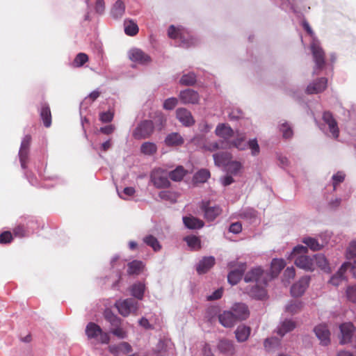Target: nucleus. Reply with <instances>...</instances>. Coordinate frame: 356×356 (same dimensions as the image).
<instances>
[{
  "mask_svg": "<svg viewBox=\"0 0 356 356\" xmlns=\"http://www.w3.org/2000/svg\"><path fill=\"white\" fill-rule=\"evenodd\" d=\"M268 274L261 268L257 267L249 270L244 277V281L249 283L245 288V292L256 299H263L266 296L265 287L268 282Z\"/></svg>",
  "mask_w": 356,
  "mask_h": 356,
  "instance_id": "f257e3e1",
  "label": "nucleus"
},
{
  "mask_svg": "<svg viewBox=\"0 0 356 356\" xmlns=\"http://www.w3.org/2000/svg\"><path fill=\"white\" fill-rule=\"evenodd\" d=\"M302 26L312 38V41L310 44V49L312 53L314 61L315 63L313 73L318 74L325 66L324 51L320 45L319 41L314 37V33L309 23L306 21L302 22Z\"/></svg>",
  "mask_w": 356,
  "mask_h": 356,
  "instance_id": "f03ea898",
  "label": "nucleus"
},
{
  "mask_svg": "<svg viewBox=\"0 0 356 356\" xmlns=\"http://www.w3.org/2000/svg\"><path fill=\"white\" fill-rule=\"evenodd\" d=\"M168 35L175 41L177 46L183 48H188L196 44V40L187 29L181 26H170Z\"/></svg>",
  "mask_w": 356,
  "mask_h": 356,
  "instance_id": "7ed1b4c3",
  "label": "nucleus"
},
{
  "mask_svg": "<svg viewBox=\"0 0 356 356\" xmlns=\"http://www.w3.org/2000/svg\"><path fill=\"white\" fill-rule=\"evenodd\" d=\"M307 247L297 245L293 248L290 257L294 259L297 267L307 271H313L314 259L307 255Z\"/></svg>",
  "mask_w": 356,
  "mask_h": 356,
  "instance_id": "20e7f679",
  "label": "nucleus"
},
{
  "mask_svg": "<svg viewBox=\"0 0 356 356\" xmlns=\"http://www.w3.org/2000/svg\"><path fill=\"white\" fill-rule=\"evenodd\" d=\"M115 307L117 308L119 314L124 317L131 314L137 315L139 307L138 301L131 298L116 301Z\"/></svg>",
  "mask_w": 356,
  "mask_h": 356,
  "instance_id": "39448f33",
  "label": "nucleus"
},
{
  "mask_svg": "<svg viewBox=\"0 0 356 356\" xmlns=\"http://www.w3.org/2000/svg\"><path fill=\"white\" fill-rule=\"evenodd\" d=\"M86 334L88 339H95L100 343L108 344L110 342L109 334L103 332L100 326L95 323L90 322L86 325Z\"/></svg>",
  "mask_w": 356,
  "mask_h": 356,
  "instance_id": "423d86ee",
  "label": "nucleus"
},
{
  "mask_svg": "<svg viewBox=\"0 0 356 356\" xmlns=\"http://www.w3.org/2000/svg\"><path fill=\"white\" fill-rule=\"evenodd\" d=\"M154 131V124L151 120H143L137 124L132 133L136 140L149 138Z\"/></svg>",
  "mask_w": 356,
  "mask_h": 356,
  "instance_id": "0eeeda50",
  "label": "nucleus"
},
{
  "mask_svg": "<svg viewBox=\"0 0 356 356\" xmlns=\"http://www.w3.org/2000/svg\"><path fill=\"white\" fill-rule=\"evenodd\" d=\"M350 268L355 277H356V261L353 264L350 262L344 263L339 269L337 273L334 274L330 280V282L334 286H338L344 280V273Z\"/></svg>",
  "mask_w": 356,
  "mask_h": 356,
  "instance_id": "6e6552de",
  "label": "nucleus"
},
{
  "mask_svg": "<svg viewBox=\"0 0 356 356\" xmlns=\"http://www.w3.org/2000/svg\"><path fill=\"white\" fill-rule=\"evenodd\" d=\"M323 120L325 123V125L327 127V134L334 138H337L339 134V129L337 122L333 118L332 114L330 112H324L323 115Z\"/></svg>",
  "mask_w": 356,
  "mask_h": 356,
  "instance_id": "1a4fd4ad",
  "label": "nucleus"
},
{
  "mask_svg": "<svg viewBox=\"0 0 356 356\" xmlns=\"http://www.w3.org/2000/svg\"><path fill=\"white\" fill-rule=\"evenodd\" d=\"M31 141L30 135H26L21 142L19 150V159L22 168H26V163L29 159V147Z\"/></svg>",
  "mask_w": 356,
  "mask_h": 356,
  "instance_id": "9d476101",
  "label": "nucleus"
},
{
  "mask_svg": "<svg viewBox=\"0 0 356 356\" xmlns=\"http://www.w3.org/2000/svg\"><path fill=\"white\" fill-rule=\"evenodd\" d=\"M231 312L238 321H244L250 316V311L245 303L236 302L231 307Z\"/></svg>",
  "mask_w": 356,
  "mask_h": 356,
  "instance_id": "9b49d317",
  "label": "nucleus"
},
{
  "mask_svg": "<svg viewBox=\"0 0 356 356\" xmlns=\"http://www.w3.org/2000/svg\"><path fill=\"white\" fill-rule=\"evenodd\" d=\"M128 56L129 59L138 64L145 65L150 62V57L143 52L141 49L134 48L129 51Z\"/></svg>",
  "mask_w": 356,
  "mask_h": 356,
  "instance_id": "f8f14e48",
  "label": "nucleus"
},
{
  "mask_svg": "<svg viewBox=\"0 0 356 356\" xmlns=\"http://www.w3.org/2000/svg\"><path fill=\"white\" fill-rule=\"evenodd\" d=\"M340 343L344 344L351 341L355 333V327L351 323H345L340 325Z\"/></svg>",
  "mask_w": 356,
  "mask_h": 356,
  "instance_id": "ddd939ff",
  "label": "nucleus"
},
{
  "mask_svg": "<svg viewBox=\"0 0 356 356\" xmlns=\"http://www.w3.org/2000/svg\"><path fill=\"white\" fill-rule=\"evenodd\" d=\"M179 98L184 104H195L198 103L200 95L193 90L186 89L179 92Z\"/></svg>",
  "mask_w": 356,
  "mask_h": 356,
  "instance_id": "4468645a",
  "label": "nucleus"
},
{
  "mask_svg": "<svg viewBox=\"0 0 356 356\" xmlns=\"http://www.w3.org/2000/svg\"><path fill=\"white\" fill-rule=\"evenodd\" d=\"M309 283V277L304 276L295 283L291 288V293L293 297L301 296L307 289Z\"/></svg>",
  "mask_w": 356,
  "mask_h": 356,
  "instance_id": "2eb2a0df",
  "label": "nucleus"
},
{
  "mask_svg": "<svg viewBox=\"0 0 356 356\" xmlns=\"http://www.w3.org/2000/svg\"><path fill=\"white\" fill-rule=\"evenodd\" d=\"M202 210L204 213V217L209 221H213L221 213L222 209L218 206H210V202H202Z\"/></svg>",
  "mask_w": 356,
  "mask_h": 356,
  "instance_id": "dca6fc26",
  "label": "nucleus"
},
{
  "mask_svg": "<svg viewBox=\"0 0 356 356\" xmlns=\"http://www.w3.org/2000/svg\"><path fill=\"white\" fill-rule=\"evenodd\" d=\"M176 116L178 120L185 127H191L195 123V120L191 113L186 108H178L176 111Z\"/></svg>",
  "mask_w": 356,
  "mask_h": 356,
  "instance_id": "f3484780",
  "label": "nucleus"
},
{
  "mask_svg": "<svg viewBox=\"0 0 356 356\" xmlns=\"http://www.w3.org/2000/svg\"><path fill=\"white\" fill-rule=\"evenodd\" d=\"M246 269V264L241 263L238 267L232 270L227 275V280L232 285L236 284L242 278V276Z\"/></svg>",
  "mask_w": 356,
  "mask_h": 356,
  "instance_id": "a211bd4d",
  "label": "nucleus"
},
{
  "mask_svg": "<svg viewBox=\"0 0 356 356\" xmlns=\"http://www.w3.org/2000/svg\"><path fill=\"white\" fill-rule=\"evenodd\" d=\"M314 331L322 345L327 346L330 343V332L326 325H318L314 327Z\"/></svg>",
  "mask_w": 356,
  "mask_h": 356,
  "instance_id": "6ab92c4d",
  "label": "nucleus"
},
{
  "mask_svg": "<svg viewBox=\"0 0 356 356\" xmlns=\"http://www.w3.org/2000/svg\"><path fill=\"white\" fill-rule=\"evenodd\" d=\"M109 352L115 356H119L120 354L127 355L133 351L131 346L126 341H123L117 345L108 346Z\"/></svg>",
  "mask_w": 356,
  "mask_h": 356,
  "instance_id": "aec40b11",
  "label": "nucleus"
},
{
  "mask_svg": "<svg viewBox=\"0 0 356 356\" xmlns=\"http://www.w3.org/2000/svg\"><path fill=\"white\" fill-rule=\"evenodd\" d=\"M215 258L212 256L203 257L198 263L196 270L198 274L207 273L215 264Z\"/></svg>",
  "mask_w": 356,
  "mask_h": 356,
  "instance_id": "412c9836",
  "label": "nucleus"
},
{
  "mask_svg": "<svg viewBox=\"0 0 356 356\" xmlns=\"http://www.w3.org/2000/svg\"><path fill=\"white\" fill-rule=\"evenodd\" d=\"M327 80L326 78H321L316 81L309 83L306 89L308 94H317L323 92L327 88Z\"/></svg>",
  "mask_w": 356,
  "mask_h": 356,
  "instance_id": "4be33fe9",
  "label": "nucleus"
},
{
  "mask_svg": "<svg viewBox=\"0 0 356 356\" xmlns=\"http://www.w3.org/2000/svg\"><path fill=\"white\" fill-rule=\"evenodd\" d=\"M218 320L220 323L225 327H232L238 322L231 311H224L220 314Z\"/></svg>",
  "mask_w": 356,
  "mask_h": 356,
  "instance_id": "5701e85b",
  "label": "nucleus"
},
{
  "mask_svg": "<svg viewBox=\"0 0 356 356\" xmlns=\"http://www.w3.org/2000/svg\"><path fill=\"white\" fill-rule=\"evenodd\" d=\"M214 163L219 167H227L231 161L232 156L227 152H220L213 155Z\"/></svg>",
  "mask_w": 356,
  "mask_h": 356,
  "instance_id": "b1692460",
  "label": "nucleus"
},
{
  "mask_svg": "<svg viewBox=\"0 0 356 356\" xmlns=\"http://www.w3.org/2000/svg\"><path fill=\"white\" fill-rule=\"evenodd\" d=\"M215 133L218 136L228 140L233 136L234 131L227 124L222 123L216 127Z\"/></svg>",
  "mask_w": 356,
  "mask_h": 356,
  "instance_id": "393cba45",
  "label": "nucleus"
},
{
  "mask_svg": "<svg viewBox=\"0 0 356 356\" xmlns=\"http://www.w3.org/2000/svg\"><path fill=\"white\" fill-rule=\"evenodd\" d=\"M104 317L112 327L122 325V319L115 315L110 309H106L104 312Z\"/></svg>",
  "mask_w": 356,
  "mask_h": 356,
  "instance_id": "a878e982",
  "label": "nucleus"
},
{
  "mask_svg": "<svg viewBox=\"0 0 356 356\" xmlns=\"http://www.w3.org/2000/svg\"><path fill=\"white\" fill-rule=\"evenodd\" d=\"M40 113L44 125L46 127H49L51 124V115L49 105L47 104H42Z\"/></svg>",
  "mask_w": 356,
  "mask_h": 356,
  "instance_id": "bb28decb",
  "label": "nucleus"
},
{
  "mask_svg": "<svg viewBox=\"0 0 356 356\" xmlns=\"http://www.w3.org/2000/svg\"><path fill=\"white\" fill-rule=\"evenodd\" d=\"M125 12V5L121 0H118L113 4L111 14L113 18L119 19L121 18Z\"/></svg>",
  "mask_w": 356,
  "mask_h": 356,
  "instance_id": "cd10ccee",
  "label": "nucleus"
},
{
  "mask_svg": "<svg viewBox=\"0 0 356 356\" xmlns=\"http://www.w3.org/2000/svg\"><path fill=\"white\" fill-rule=\"evenodd\" d=\"M165 143L168 146H179L184 143V139L179 134L171 133L166 136Z\"/></svg>",
  "mask_w": 356,
  "mask_h": 356,
  "instance_id": "c85d7f7f",
  "label": "nucleus"
},
{
  "mask_svg": "<svg viewBox=\"0 0 356 356\" xmlns=\"http://www.w3.org/2000/svg\"><path fill=\"white\" fill-rule=\"evenodd\" d=\"M250 331L251 329L250 327L243 325H239L235 331L236 337L238 341H245L250 334Z\"/></svg>",
  "mask_w": 356,
  "mask_h": 356,
  "instance_id": "c756f323",
  "label": "nucleus"
},
{
  "mask_svg": "<svg viewBox=\"0 0 356 356\" xmlns=\"http://www.w3.org/2000/svg\"><path fill=\"white\" fill-rule=\"evenodd\" d=\"M296 325V323L291 320L284 321L277 329V334L281 337L284 336L286 333L292 331Z\"/></svg>",
  "mask_w": 356,
  "mask_h": 356,
  "instance_id": "7c9ffc66",
  "label": "nucleus"
},
{
  "mask_svg": "<svg viewBox=\"0 0 356 356\" xmlns=\"http://www.w3.org/2000/svg\"><path fill=\"white\" fill-rule=\"evenodd\" d=\"M183 222L185 226L189 229H200L204 226L202 220L193 216L184 217Z\"/></svg>",
  "mask_w": 356,
  "mask_h": 356,
  "instance_id": "2f4dec72",
  "label": "nucleus"
},
{
  "mask_svg": "<svg viewBox=\"0 0 356 356\" xmlns=\"http://www.w3.org/2000/svg\"><path fill=\"white\" fill-rule=\"evenodd\" d=\"M169 168L163 165L155 167L151 172L150 178H168Z\"/></svg>",
  "mask_w": 356,
  "mask_h": 356,
  "instance_id": "473e14b6",
  "label": "nucleus"
},
{
  "mask_svg": "<svg viewBox=\"0 0 356 356\" xmlns=\"http://www.w3.org/2000/svg\"><path fill=\"white\" fill-rule=\"evenodd\" d=\"M286 263L282 259H274L271 262V275L272 277H276L280 271L284 268Z\"/></svg>",
  "mask_w": 356,
  "mask_h": 356,
  "instance_id": "72a5a7b5",
  "label": "nucleus"
},
{
  "mask_svg": "<svg viewBox=\"0 0 356 356\" xmlns=\"http://www.w3.org/2000/svg\"><path fill=\"white\" fill-rule=\"evenodd\" d=\"M100 95V92L98 90H94L87 96L80 104L81 111L82 110H86L88 106L95 101Z\"/></svg>",
  "mask_w": 356,
  "mask_h": 356,
  "instance_id": "f704fd0d",
  "label": "nucleus"
},
{
  "mask_svg": "<svg viewBox=\"0 0 356 356\" xmlns=\"http://www.w3.org/2000/svg\"><path fill=\"white\" fill-rule=\"evenodd\" d=\"M127 273L129 275H138L143 270V262L138 260H134L127 264Z\"/></svg>",
  "mask_w": 356,
  "mask_h": 356,
  "instance_id": "c9c22d12",
  "label": "nucleus"
},
{
  "mask_svg": "<svg viewBox=\"0 0 356 356\" xmlns=\"http://www.w3.org/2000/svg\"><path fill=\"white\" fill-rule=\"evenodd\" d=\"M314 259V266L315 264L323 270L324 271L328 272L330 270L329 264L323 254H316L313 257Z\"/></svg>",
  "mask_w": 356,
  "mask_h": 356,
  "instance_id": "e433bc0d",
  "label": "nucleus"
},
{
  "mask_svg": "<svg viewBox=\"0 0 356 356\" xmlns=\"http://www.w3.org/2000/svg\"><path fill=\"white\" fill-rule=\"evenodd\" d=\"M279 129L282 133L283 138H291L293 135L292 127L284 120H282L279 124Z\"/></svg>",
  "mask_w": 356,
  "mask_h": 356,
  "instance_id": "4c0bfd02",
  "label": "nucleus"
},
{
  "mask_svg": "<svg viewBox=\"0 0 356 356\" xmlns=\"http://www.w3.org/2000/svg\"><path fill=\"white\" fill-rule=\"evenodd\" d=\"M142 154L147 156H152L157 152V146L152 142H145L140 146Z\"/></svg>",
  "mask_w": 356,
  "mask_h": 356,
  "instance_id": "58836bf2",
  "label": "nucleus"
},
{
  "mask_svg": "<svg viewBox=\"0 0 356 356\" xmlns=\"http://www.w3.org/2000/svg\"><path fill=\"white\" fill-rule=\"evenodd\" d=\"M145 284L139 282L133 284L131 287V294L138 300H142L145 292Z\"/></svg>",
  "mask_w": 356,
  "mask_h": 356,
  "instance_id": "ea45409f",
  "label": "nucleus"
},
{
  "mask_svg": "<svg viewBox=\"0 0 356 356\" xmlns=\"http://www.w3.org/2000/svg\"><path fill=\"white\" fill-rule=\"evenodd\" d=\"M218 348L219 350L224 353L232 354L234 350L233 342L228 339H222L220 341Z\"/></svg>",
  "mask_w": 356,
  "mask_h": 356,
  "instance_id": "a19ab883",
  "label": "nucleus"
},
{
  "mask_svg": "<svg viewBox=\"0 0 356 356\" xmlns=\"http://www.w3.org/2000/svg\"><path fill=\"white\" fill-rule=\"evenodd\" d=\"M143 241L147 245L151 247L154 252H158L161 249V245L158 239L152 235H147L144 237Z\"/></svg>",
  "mask_w": 356,
  "mask_h": 356,
  "instance_id": "79ce46f5",
  "label": "nucleus"
},
{
  "mask_svg": "<svg viewBox=\"0 0 356 356\" xmlns=\"http://www.w3.org/2000/svg\"><path fill=\"white\" fill-rule=\"evenodd\" d=\"M184 241L193 250H199L201 248V241L197 236H188L184 238Z\"/></svg>",
  "mask_w": 356,
  "mask_h": 356,
  "instance_id": "37998d69",
  "label": "nucleus"
},
{
  "mask_svg": "<svg viewBox=\"0 0 356 356\" xmlns=\"http://www.w3.org/2000/svg\"><path fill=\"white\" fill-rule=\"evenodd\" d=\"M302 308V303L299 300L291 301L286 306V311L291 314H295L301 311Z\"/></svg>",
  "mask_w": 356,
  "mask_h": 356,
  "instance_id": "c03bdc74",
  "label": "nucleus"
},
{
  "mask_svg": "<svg viewBox=\"0 0 356 356\" xmlns=\"http://www.w3.org/2000/svg\"><path fill=\"white\" fill-rule=\"evenodd\" d=\"M242 169V165L240 162L231 161L226 167V170L231 175L236 176Z\"/></svg>",
  "mask_w": 356,
  "mask_h": 356,
  "instance_id": "a18cd8bd",
  "label": "nucleus"
},
{
  "mask_svg": "<svg viewBox=\"0 0 356 356\" xmlns=\"http://www.w3.org/2000/svg\"><path fill=\"white\" fill-rule=\"evenodd\" d=\"M124 32L128 35H135L138 32V27L133 21H125Z\"/></svg>",
  "mask_w": 356,
  "mask_h": 356,
  "instance_id": "49530a36",
  "label": "nucleus"
},
{
  "mask_svg": "<svg viewBox=\"0 0 356 356\" xmlns=\"http://www.w3.org/2000/svg\"><path fill=\"white\" fill-rule=\"evenodd\" d=\"M302 242L313 251L320 250L323 248L316 239L312 237L304 238Z\"/></svg>",
  "mask_w": 356,
  "mask_h": 356,
  "instance_id": "de8ad7c7",
  "label": "nucleus"
},
{
  "mask_svg": "<svg viewBox=\"0 0 356 356\" xmlns=\"http://www.w3.org/2000/svg\"><path fill=\"white\" fill-rule=\"evenodd\" d=\"M196 81V76L193 72H188L183 74L179 80V83L184 86H191Z\"/></svg>",
  "mask_w": 356,
  "mask_h": 356,
  "instance_id": "09e8293b",
  "label": "nucleus"
},
{
  "mask_svg": "<svg viewBox=\"0 0 356 356\" xmlns=\"http://www.w3.org/2000/svg\"><path fill=\"white\" fill-rule=\"evenodd\" d=\"M187 170L181 165H178L175 170H169L168 178H184Z\"/></svg>",
  "mask_w": 356,
  "mask_h": 356,
  "instance_id": "8fccbe9b",
  "label": "nucleus"
},
{
  "mask_svg": "<svg viewBox=\"0 0 356 356\" xmlns=\"http://www.w3.org/2000/svg\"><path fill=\"white\" fill-rule=\"evenodd\" d=\"M88 61V56L86 54L79 53L76 56L72 65L74 67H82Z\"/></svg>",
  "mask_w": 356,
  "mask_h": 356,
  "instance_id": "3c124183",
  "label": "nucleus"
},
{
  "mask_svg": "<svg viewBox=\"0 0 356 356\" xmlns=\"http://www.w3.org/2000/svg\"><path fill=\"white\" fill-rule=\"evenodd\" d=\"M296 275L295 268L293 267H288L285 269L283 275V282L286 284H289L291 280L293 279Z\"/></svg>",
  "mask_w": 356,
  "mask_h": 356,
  "instance_id": "603ef678",
  "label": "nucleus"
},
{
  "mask_svg": "<svg viewBox=\"0 0 356 356\" xmlns=\"http://www.w3.org/2000/svg\"><path fill=\"white\" fill-rule=\"evenodd\" d=\"M178 104V99L175 97L166 99L163 104V108L167 111H171L175 108Z\"/></svg>",
  "mask_w": 356,
  "mask_h": 356,
  "instance_id": "864d4df0",
  "label": "nucleus"
},
{
  "mask_svg": "<svg viewBox=\"0 0 356 356\" xmlns=\"http://www.w3.org/2000/svg\"><path fill=\"white\" fill-rule=\"evenodd\" d=\"M110 332L119 339H125L127 337V332L121 327V325L112 327Z\"/></svg>",
  "mask_w": 356,
  "mask_h": 356,
  "instance_id": "5fc2aeb1",
  "label": "nucleus"
},
{
  "mask_svg": "<svg viewBox=\"0 0 356 356\" xmlns=\"http://www.w3.org/2000/svg\"><path fill=\"white\" fill-rule=\"evenodd\" d=\"M232 145L239 150H244L248 146L244 137H238L234 140L232 143Z\"/></svg>",
  "mask_w": 356,
  "mask_h": 356,
  "instance_id": "6e6d98bb",
  "label": "nucleus"
},
{
  "mask_svg": "<svg viewBox=\"0 0 356 356\" xmlns=\"http://www.w3.org/2000/svg\"><path fill=\"white\" fill-rule=\"evenodd\" d=\"M247 145L251 150L252 155L256 156L259 154L260 152V148L256 138L250 140Z\"/></svg>",
  "mask_w": 356,
  "mask_h": 356,
  "instance_id": "4d7b16f0",
  "label": "nucleus"
},
{
  "mask_svg": "<svg viewBox=\"0 0 356 356\" xmlns=\"http://www.w3.org/2000/svg\"><path fill=\"white\" fill-rule=\"evenodd\" d=\"M280 340L276 337L266 339L264 341V347L267 350H270L275 346H279Z\"/></svg>",
  "mask_w": 356,
  "mask_h": 356,
  "instance_id": "13d9d810",
  "label": "nucleus"
},
{
  "mask_svg": "<svg viewBox=\"0 0 356 356\" xmlns=\"http://www.w3.org/2000/svg\"><path fill=\"white\" fill-rule=\"evenodd\" d=\"M13 239V235L9 231H5L0 234V244L10 243Z\"/></svg>",
  "mask_w": 356,
  "mask_h": 356,
  "instance_id": "bf43d9fd",
  "label": "nucleus"
},
{
  "mask_svg": "<svg viewBox=\"0 0 356 356\" xmlns=\"http://www.w3.org/2000/svg\"><path fill=\"white\" fill-rule=\"evenodd\" d=\"M346 257L348 259H353L356 257V241H353L350 243L347 249Z\"/></svg>",
  "mask_w": 356,
  "mask_h": 356,
  "instance_id": "052dcab7",
  "label": "nucleus"
},
{
  "mask_svg": "<svg viewBox=\"0 0 356 356\" xmlns=\"http://www.w3.org/2000/svg\"><path fill=\"white\" fill-rule=\"evenodd\" d=\"M150 182L156 188H168L170 186L169 179H150Z\"/></svg>",
  "mask_w": 356,
  "mask_h": 356,
  "instance_id": "680f3d73",
  "label": "nucleus"
},
{
  "mask_svg": "<svg viewBox=\"0 0 356 356\" xmlns=\"http://www.w3.org/2000/svg\"><path fill=\"white\" fill-rule=\"evenodd\" d=\"M114 113L111 111L102 112L99 114V120L104 123L110 122L113 119Z\"/></svg>",
  "mask_w": 356,
  "mask_h": 356,
  "instance_id": "e2e57ef3",
  "label": "nucleus"
},
{
  "mask_svg": "<svg viewBox=\"0 0 356 356\" xmlns=\"http://www.w3.org/2000/svg\"><path fill=\"white\" fill-rule=\"evenodd\" d=\"M346 294L348 300L356 302V286H350L347 289Z\"/></svg>",
  "mask_w": 356,
  "mask_h": 356,
  "instance_id": "0e129e2a",
  "label": "nucleus"
},
{
  "mask_svg": "<svg viewBox=\"0 0 356 356\" xmlns=\"http://www.w3.org/2000/svg\"><path fill=\"white\" fill-rule=\"evenodd\" d=\"M95 11L99 14H103L105 10V3L104 0H97L95 6Z\"/></svg>",
  "mask_w": 356,
  "mask_h": 356,
  "instance_id": "69168bd1",
  "label": "nucleus"
},
{
  "mask_svg": "<svg viewBox=\"0 0 356 356\" xmlns=\"http://www.w3.org/2000/svg\"><path fill=\"white\" fill-rule=\"evenodd\" d=\"M210 172L207 169H201L198 170L194 175L193 178H210Z\"/></svg>",
  "mask_w": 356,
  "mask_h": 356,
  "instance_id": "338daca9",
  "label": "nucleus"
},
{
  "mask_svg": "<svg viewBox=\"0 0 356 356\" xmlns=\"http://www.w3.org/2000/svg\"><path fill=\"white\" fill-rule=\"evenodd\" d=\"M242 230V225L240 222H234L229 226V232L234 234H238Z\"/></svg>",
  "mask_w": 356,
  "mask_h": 356,
  "instance_id": "774afa93",
  "label": "nucleus"
}]
</instances>
